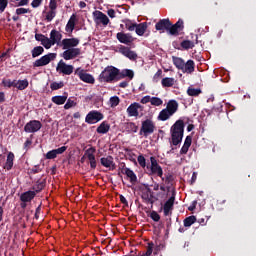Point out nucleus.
Listing matches in <instances>:
<instances>
[{"label": "nucleus", "instance_id": "nucleus-1", "mask_svg": "<svg viewBox=\"0 0 256 256\" xmlns=\"http://www.w3.org/2000/svg\"><path fill=\"white\" fill-rule=\"evenodd\" d=\"M171 141L175 147L180 145L185 135V122L182 119L177 120L170 128Z\"/></svg>", "mask_w": 256, "mask_h": 256}, {"label": "nucleus", "instance_id": "nucleus-2", "mask_svg": "<svg viewBox=\"0 0 256 256\" xmlns=\"http://www.w3.org/2000/svg\"><path fill=\"white\" fill-rule=\"evenodd\" d=\"M119 75V68L115 66H107L98 76L100 83H117Z\"/></svg>", "mask_w": 256, "mask_h": 256}, {"label": "nucleus", "instance_id": "nucleus-3", "mask_svg": "<svg viewBox=\"0 0 256 256\" xmlns=\"http://www.w3.org/2000/svg\"><path fill=\"white\" fill-rule=\"evenodd\" d=\"M148 175H157V177H163V168L159 165L157 158L154 156L150 157V165L146 166Z\"/></svg>", "mask_w": 256, "mask_h": 256}, {"label": "nucleus", "instance_id": "nucleus-4", "mask_svg": "<svg viewBox=\"0 0 256 256\" xmlns=\"http://www.w3.org/2000/svg\"><path fill=\"white\" fill-rule=\"evenodd\" d=\"M153 133H155V123L153 120L146 119L142 121L139 135H143V137H149V135H153Z\"/></svg>", "mask_w": 256, "mask_h": 256}, {"label": "nucleus", "instance_id": "nucleus-5", "mask_svg": "<svg viewBox=\"0 0 256 256\" xmlns=\"http://www.w3.org/2000/svg\"><path fill=\"white\" fill-rule=\"evenodd\" d=\"M57 59V53H48L36 61L33 62L34 69L36 67H45L51 63V61H55Z\"/></svg>", "mask_w": 256, "mask_h": 256}, {"label": "nucleus", "instance_id": "nucleus-6", "mask_svg": "<svg viewBox=\"0 0 256 256\" xmlns=\"http://www.w3.org/2000/svg\"><path fill=\"white\" fill-rule=\"evenodd\" d=\"M104 117L105 116L103 115V113L97 110H92L86 115L85 123H88V125H95V123H99V121H103Z\"/></svg>", "mask_w": 256, "mask_h": 256}, {"label": "nucleus", "instance_id": "nucleus-7", "mask_svg": "<svg viewBox=\"0 0 256 256\" xmlns=\"http://www.w3.org/2000/svg\"><path fill=\"white\" fill-rule=\"evenodd\" d=\"M93 19L94 22L96 23V25H104V27H107V25H109V17H107L105 15V13L99 11V10H95L93 13Z\"/></svg>", "mask_w": 256, "mask_h": 256}, {"label": "nucleus", "instance_id": "nucleus-8", "mask_svg": "<svg viewBox=\"0 0 256 256\" xmlns=\"http://www.w3.org/2000/svg\"><path fill=\"white\" fill-rule=\"evenodd\" d=\"M75 67L65 63L63 60H60L57 64L56 71L57 73H62V75H72Z\"/></svg>", "mask_w": 256, "mask_h": 256}, {"label": "nucleus", "instance_id": "nucleus-9", "mask_svg": "<svg viewBox=\"0 0 256 256\" xmlns=\"http://www.w3.org/2000/svg\"><path fill=\"white\" fill-rule=\"evenodd\" d=\"M43 124L39 120H31L24 126L25 133H37V131L41 130Z\"/></svg>", "mask_w": 256, "mask_h": 256}, {"label": "nucleus", "instance_id": "nucleus-10", "mask_svg": "<svg viewBox=\"0 0 256 256\" xmlns=\"http://www.w3.org/2000/svg\"><path fill=\"white\" fill-rule=\"evenodd\" d=\"M75 75H78L80 81H83L84 83H89L90 85L95 83L93 75L85 72V70H81V68L75 70Z\"/></svg>", "mask_w": 256, "mask_h": 256}, {"label": "nucleus", "instance_id": "nucleus-11", "mask_svg": "<svg viewBox=\"0 0 256 256\" xmlns=\"http://www.w3.org/2000/svg\"><path fill=\"white\" fill-rule=\"evenodd\" d=\"M81 55V48H68L62 54L61 57L65 59V61H71V59H75Z\"/></svg>", "mask_w": 256, "mask_h": 256}, {"label": "nucleus", "instance_id": "nucleus-12", "mask_svg": "<svg viewBox=\"0 0 256 256\" xmlns=\"http://www.w3.org/2000/svg\"><path fill=\"white\" fill-rule=\"evenodd\" d=\"M97 150L95 147H90L85 151V157H87L89 164H90V169L95 170L97 169V159L95 158V152Z\"/></svg>", "mask_w": 256, "mask_h": 256}, {"label": "nucleus", "instance_id": "nucleus-13", "mask_svg": "<svg viewBox=\"0 0 256 256\" xmlns=\"http://www.w3.org/2000/svg\"><path fill=\"white\" fill-rule=\"evenodd\" d=\"M143 109H145V107L137 102H134L128 106L126 112L128 117H139V111H143Z\"/></svg>", "mask_w": 256, "mask_h": 256}, {"label": "nucleus", "instance_id": "nucleus-14", "mask_svg": "<svg viewBox=\"0 0 256 256\" xmlns=\"http://www.w3.org/2000/svg\"><path fill=\"white\" fill-rule=\"evenodd\" d=\"M116 39H118L119 43H123V45H131V43L135 41V38H133V35H131V33L124 32H118L116 34Z\"/></svg>", "mask_w": 256, "mask_h": 256}, {"label": "nucleus", "instance_id": "nucleus-15", "mask_svg": "<svg viewBox=\"0 0 256 256\" xmlns=\"http://www.w3.org/2000/svg\"><path fill=\"white\" fill-rule=\"evenodd\" d=\"M170 27L171 20H169V18L161 19L155 24L156 31H160V33H165V31L169 32Z\"/></svg>", "mask_w": 256, "mask_h": 256}, {"label": "nucleus", "instance_id": "nucleus-16", "mask_svg": "<svg viewBox=\"0 0 256 256\" xmlns=\"http://www.w3.org/2000/svg\"><path fill=\"white\" fill-rule=\"evenodd\" d=\"M119 53H121V55H124V57H127V59H130V61H137L136 52L132 51L131 48L127 46L121 45L119 48Z\"/></svg>", "mask_w": 256, "mask_h": 256}, {"label": "nucleus", "instance_id": "nucleus-17", "mask_svg": "<svg viewBox=\"0 0 256 256\" xmlns=\"http://www.w3.org/2000/svg\"><path fill=\"white\" fill-rule=\"evenodd\" d=\"M100 163L102 167H106L107 169H110V171H115V169H117L113 156L102 157Z\"/></svg>", "mask_w": 256, "mask_h": 256}, {"label": "nucleus", "instance_id": "nucleus-18", "mask_svg": "<svg viewBox=\"0 0 256 256\" xmlns=\"http://www.w3.org/2000/svg\"><path fill=\"white\" fill-rule=\"evenodd\" d=\"M183 20L179 19L175 24L170 22V27L168 29V33L170 35H179V31H183L184 29Z\"/></svg>", "mask_w": 256, "mask_h": 256}, {"label": "nucleus", "instance_id": "nucleus-19", "mask_svg": "<svg viewBox=\"0 0 256 256\" xmlns=\"http://www.w3.org/2000/svg\"><path fill=\"white\" fill-rule=\"evenodd\" d=\"M174 205H175V194H172V196L164 203L163 212L165 217H169V215H171Z\"/></svg>", "mask_w": 256, "mask_h": 256}, {"label": "nucleus", "instance_id": "nucleus-20", "mask_svg": "<svg viewBox=\"0 0 256 256\" xmlns=\"http://www.w3.org/2000/svg\"><path fill=\"white\" fill-rule=\"evenodd\" d=\"M79 43L78 38H65L62 40V47L63 49H75Z\"/></svg>", "mask_w": 256, "mask_h": 256}, {"label": "nucleus", "instance_id": "nucleus-21", "mask_svg": "<svg viewBox=\"0 0 256 256\" xmlns=\"http://www.w3.org/2000/svg\"><path fill=\"white\" fill-rule=\"evenodd\" d=\"M126 77L132 81L133 77H135V72L131 69H118V81H121V79H125Z\"/></svg>", "mask_w": 256, "mask_h": 256}, {"label": "nucleus", "instance_id": "nucleus-22", "mask_svg": "<svg viewBox=\"0 0 256 256\" xmlns=\"http://www.w3.org/2000/svg\"><path fill=\"white\" fill-rule=\"evenodd\" d=\"M36 196L37 194L35 193V191L29 190V191L23 192L20 195V201L22 203H31V201L34 200Z\"/></svg>", "mask_w": 256, "mask_h": 256}, {"label": "nucleus", "instance_id": "nucleus-23", "mask_svg": "<svg viewBox=\"0 0 256 256\" xmlns=\"http://www.w3.org/2000/svg\"><path fill=\"white\" fill-rule=\"evenodd\" d=\"M121 173H123V175L129 177L130 183H137V175L135 174V172H133V170L125 167V164H123Z\"/></svg>", "mask_w": 256, "mask_h": 256}, {"label": "nucleus", "instance_id": "nucleus-24", "mask_svg": "<svg viewBox=\"0 0 256 256\" xmlns=\"http://www.w3.org/2000/svg\"><path fill=\"white\" fill-rule=\"evenodd\" d=\"M15 161V154L13 152H9L7 154L6 162L4 163L3 169L6 171H11L13 169V162Z\"/></svg>", "mask_w": 256, "mask_h": 256}, {"label": "nucleus", "instance_id": "nucleus-25", "mask_svg": "<svg viewBox=\"0 0 256 256\" xmlns=\"http://www.w3.org/2000/svg\"><path fill=\"white\" fill-rule=\"evenodd\" d=\"M166 111L171 113L172 115H175L176 111L179 110V103L176 102V100H170L167 103L166 108H164Z\"/></svg>", "mask_w": 256, "mask_h": 256}, {"label": "nucleus", "instance_id": "nucleus-26", "mask_svg": "<svg viewBox=\"0 0 256 256\" xmlns=\"http://www.w3.org/2000/svg\"><path fill=\"white\" fill-rule=\"evenodd\" d=\"M61 39H63V35L59 31L55 29L51 30L50 41H52L54 45H56V43L59 45V41H61Z\"/></svg>", "mask_w": 256, "mask_h": 256}, {"label": "nucleus", "instance_id": "nucleus-27", "mask_svg": "<svg viewBox=\"0 0 256 256\" xmlns=\"http://www.w3.org/2000/svg\"><path fill=\"white\" fill-rule=\"evenodd\" d=\"M195 71V62L193 60H188L186 63L184 62V66L182 69L183 73H188L191 75Z\"/></svg>", "mask_w": 256, "mask_h": 256}, {"label": "nucleus", "instance_id": "nucleus-28", "mask_svg": "<svg viewBox=\"0 0 256 256\" xmlns=\"http://www.w3.org/2000/svg\"><path fill=\"white\" fill-rule=\"evenodd\" d=\"M77 21V16L75 14H73L70 19L68 20L66 27H65V31L67 33H72V31L75 30V22Z\"/></svg>", "mask_w": 256, "mask_h": 256}, {"label": "nucleus", "instance_id": "nucleus-29", "mask_svg": "<svg viewBox=\"0 0 256 256\" xmlns=\"http://www.w3.org/2000/svg\"><path fill=\"white\" fill-rule=\"evenodd\" d=\"M111 129V125L107 123V121H103L96 129L97 133L100 135H105L106 133H109V130Z\"/></svg>", "mask_w": 256, "mask_h": 256}, {"label": "nucleus", "instance_id": "nucleus-30", "mask_svg": "<svg viewBox=\"0 0 256 256\" xmlns=\"http://www.w3.org/2000/svg\"><path fill=\"white\" fill-rule=\"evenodd\" d=\"M134 31L137 35H139V37H143V35H145V32L147 31V22L136 24Z\"/></svg>", "mask_w": 256, "mask_h": 256}, {"label": "nucleus", "instance_id": "nucleus-31", "mask_svg": "<svg viewBox=\"0 0 256 256\" xmlns=\"http://www.w3.org/2000/svg\"><path fill=\"white\" fill-rule=\"evenodd\" d=\"M171 117H173V114L164 108L159 112L157 119L158 121H169Z\"/></svg>", "mask_w": 256, "mask_h": 256}, {"label": "nucleus", "instance_id": "nucleus-32", "mask_svg": "<svg viewBox=\"0 0 256 256\" xmlns=\"http://www.w3.org/2000/svg\"><path fill=\"white\" fill-rule=\"evenodd\" d=\"M51 101L52 103H55V105H65L67 102V93H64L62 96H54Z\"/></svg>", "mask_w": 256, "mask_h": 256}, {"label": "nucleus", "instance_id": "nucleus-33", "mask_svg": "<svg viewBox=\"0 0 256 256\" xmlns=\"http://www.w3.org/2000/svg\"><path fill=\"white\" fill-rule=\"evenodd\" d=\"M151 188L146 187V190L142 192L141 198L143 199L144 203H150V205H153L155 201H151Z\"/></svg>", "mask_w": 256, "mask_h": 256}, {"label": "nucleus", "instance_id": "nucleus-34", "mask_svg": "<svg viewBox=\"0 0 256 256\" xmlns=\"http://www.w3.org/2000/svg\"><path fill=\"white\" fill-rule=\"evenodd\" d=\"M46 183H47L46 179H44L42 181L38 180L36 182V184L32 187V189H33L32 191H34L36 194L41 193V191H43V189H45Z\"/></svg>", "mask_w": 256, "mask_h": 256}, {"label": "nucleus", "instance_id": "nucleus-35", "mask_svg": "<svg viewBox=\"0 0 256 256\" xmlns=\"http://www.w3.org/2000/svg\"><path fill=\"white\" fill-rule=\"evenodd\" d=\"M172 61H173V64L175 65L176 69L183 71V67L185 65V60H183V58L173 56Z\"/></svg>", "mask_w": 256, "mask_h": 256}, {"label": "nucleus", "instance_id": "nucleus-36", "mask_svg": "<svg viewBox=\"0 0 256 256\" xmlns=\"http://www.w3.org/2000/svg\"><path fill=\"white\" fill-rule=\"evenodd\" d=\"M45 53V48L42 46H36L31 50V55L33 59H36V57H41Z\"/></svg>", "mask_w": 256, "mask_h": 256}, {"label": "nucleus", "instance_id": "nucleus-37", "mask_svg": "<svg viewBox=\"0 0 256 256\" xmlns=\"http://www.w3.org/2000/svg\"><path fill=\"white\" fill-rule=\"evenodd\" d=\"M16 83H17L16 89H18L19 91H25V89L29 87V80L27 79L18 80L16 81Z\"/></svg>", "mask_w": 256, "mask_h": 256}, {"label": "nucleus", "instance_id": "nucleus-38", "mask_svg": "<svg viewBox=\"0 0 256 256\" xmlns=\"http://www.w3.org/2000/svg\"><path fill=\"white\" fill-rule=\"evenodd\" d=\"M162 87H173L175 85V78L165 77L161 81Z\"/></svg>", "mask_w": 256, "mask_h": 256}, {"label": "nucleus", "instance_id": "nucleus-39", "mask_svg": "<svg viewBox=\"0 0 256 256\" xmlns=\"http://www.w3.org/2000/svg\"><path fill=\"white\" fill-rule=\"evenodd\" d=\"M125 129L128 133H137L139 126H136L134 122H128L125 125Z\"/></svg>", "mask_w": 256, "mask_h": 256}, {"label": "nucleus", "instance_id": "nucleus-40", "mask_svg": "<svg viewBox=\"0 0 256 256\" xmlns=\"http://www.w3.org/2000/svg\"><path fill=\"white\" fill-rule=\"evenodd\" d=\"M180 46L182 47V49L189 51V49H193V47H195V43L191 40H183Z\"/></svg>", "mask_w": 256, "mask_h": 256}, {"label": "nucleus", "instance_id": "nucleus-41", "mask_svg": "<svg viewBox=\"0 0 256 256\" xmlns=\"http://www.w3.org/2000/svg\"><path fill=\"white\" fill-rule=\"evenodd\" d=\"M65 87V83L63 81L60 82H52L50 84V89L52 91H58V89H63Z\"/></svg>", "mask_w": 256, "mask_h": 256}, {"label": "nucleus", "instance_id": "nucleus-42", "mask_svg": "<svg viewBox=\"0 0 256 256\" xmlns=\"http://www.w3.org/2000/svg\"><path fill=\"white\" fill-rule=\"evenodd\" d=\"M196 222H197V217H195L193 215L189 216L184 219V227H191V225H193Z\"/></svg>", "mask_w": 256, "mask_h": 256}, {"label": "nucleus", "instance_id": "nucleus-43", "mask_svg": "<svg viewBox=\"0 0 256 256\" xmlns=\"http://www.w3.org/2000/svg\"><path fill=\"white\" fill-rule=\"evenodd\" d=\"M187 94L190 97H199V95H201V89L200 88H188Z\"/></svg>", "mask_w": 256, "mask_h": 256}, {"label": "nucleus", "instance_id": "nucleus-44", "mask_svg": "<svg viewBox=\"0 0 256 256\" xmlns=\"http://www.w3.org/2000/svg\"><path fill=\"white\" fill-rule=\"evenodd\" d=\"M54 17H57V11L49 10L48 12H46L45 21H47V23H51Z\"/></svg>", "mask_w": 256, "mask_h": 256}, {"label": "nucleus", "instance_id": "nucleus-45", "mask_svg": "<svg viewBox=\"0 0 256 256\" xmlns=\"http://www.w3.org/2000/svg\"><path fill=\"white\" fill-rule=\"evenodd\" d=\"M2 84L4 85V87H8L9 89H11V87H17V80H3Z\"/></svg>", "mask_w": 256, "mask_h": 256}, {"label": "nucleus", "instance_id": "nucleus-46", "mask_svg": "<svg viewBox=\"0 0 256 256\" xmlns=\"http://www.w3.org/2000/svg\"><path fill=\"white\" fill-rule=\"evenodd\" d=\"M150 103L154 107H161V105H163V100L159 97H151Z\"/></svg>", "mask_w": 256, "mask_h": 256}, {"label": "nucleus", "instance_id": "nucleus-47", "mask_svg": "<svg viewBox=\"0 0 256 256\" xmlns=\"http://www.w3.org/2000/svg\"><path fill=\"white\" fill-rule=\"evenodd\" d=\"M160 179L164 182V183H175V177H173L172 174H165V176L162 175V177H160Z\"/></svg>", "mask_w": 256, "mask_h": 256}, {"label": "nucleus", "instance_id": "nucleus-48", "mask_svg": "<svg viewBox=\"0 0 256 256\" xmlns=\"http://www.w3.org/2000/svg\"><path fill=\"white\" fill-rule=\"evenodd\" d=\"M41 45H43L45 49H51L55 44H53L52 40L46 36V38L42 40Z\"/></svg>", "mask_w": 256, "mask_h": 256}, {"label": "nucleus", "instance_id": "nucleus-49", "mask_svg": "<svg viewBox=\"0 0 256 256\" xmlns=\"http://www.w3.org/2000/svg\"><path fill=\"white\" fill-rule=\"evenodd\" d=\"M125 27L128 31H135V27H137V23H133L131 20H125Z\"/></svg>", "mask_w": 256, "mask_h": 256}, {"label": "nucleus", "instance_id": "nucleus-50", "mask_svg": "<svg viewBox=\"0 0 256 256\" xmlns=\"http://www.w3.org/2000/svg\"><path fill=\"white\" fill-rule=\"evenodd\" d=\"M137 161L142 169H147V160L142 154L138 156Z\"/></svg>", "mask_w": 256, "mask_h": 256}, {"label": "nucleus", "instance_id": "nucleus-51", "mask_svg": "<svg viewBox=\"0 0 256 256\" xmlns=\"http://www.w3.org/2000/svg\"><path fill=\"white\" fill-rule=\"evenodd\" d=\"M121 103V100L119 99L118 96H112L110 98V107H117Z\"/></svg>", "mask_w": 256, "mask_h": 256}, {"label": "nucleus", "instance_id": "nucleus-52", "mask_svg": "<svg viewBox=\"0 0 256 256\" xmlns=\"http://www.w3.org/2000/svg\"><path fill=\"white\" fill-rule=\"evenodd\" d=\"M150 218L152 221H155L156 223H159V221H161V216L159 215V213H157V211H152L150 214Z\"/></svg>", "mask_w": 256, "mask_h": 256}, {"label": "nucleus", "instance_id": "nucleus-53", "mask_svg": "<svg viewBox=\"0 0 256 256\" xmlns=\"http://www.w3.org/2000/svg\"><path fill=\"white\" fill-rule=\"evenodd\" d=\"M77 105V102H75V100H72L71 98H69L66 102V104L64 105V109H71V107H75Z\"/></svg>", "mask_w": 256, "mask_h": 256}, {"label": "nucleus", "instance_id": "nucleus-54", "mask_svg": "<svg viewBox=\"0 0 256 256\" xmlns=\"http://www.w3.org/2000/svg\"><path fill=\"white\" fill-rule=\"evenodd\" d=\"M7 5H9V0H0V13H3L7 9Z\"/></svg>", "mask_w": 256, "mask_h": 256}, {"label": "nucleus", "instance_id": "nucleus-55", "mask_svg": "<svg viewBox=\"0 0 256 256\" xmlns=\"http://www.w3.org/2000/svg\"><path fill=\"white\" fill-rule=\"evenodd\" d=\"M46 159H57V154L55 152V150H50L46 153L45 155Z\"/></svg>", "mask_w": 256, "mask_h": 256}, {"label": "nucleus", "instance_id": "nucleus-56", "mask_svg": "<svg viewBox=\"0 0 256 256\" xmlns=\"http://www.w3.org/2000/svg\"><path fill=\"white\" fill-rule=\"evenodd\" d=\"M49 9L50 11H57V0H50Z\"/></svg>", "mask_w": 256, "mask_h": 256}, {"label": "nucleus", "instance_id": "nucleus-57", "mask_svg": "<svg viewBox=\"0 0 256 256\" xmlns=\"http://www.w3.org/2000/svg\"><path fill=\"white\" fill-rule=\"evenodd\" d=\"M65 151H67V146H62L58 149H54V152L56 153V156L63 155V153H65Z\"/></svg>", "mask_w": 256, "mask_h": 256}, {"label": "nucleus", "instance_id": "nucleus-58", "mask_svg": "<svg viewBox=\"0 0 256 256\" xmlns=\"http://www.w3.org/2000/svg\"><path fill=\"white\" fill-rule=\"evenodd\" d=\"M193 143V137L191 135L187 136L184 141V145L186 147H191V144Z\"/></svg>", "mask_w": 256, "mask_h": 256}, {"label": "nucleus", "instance_id": "nucleus-59", "mask_svg": "<svg viewBox=\"0 0 256 256\" xmlns=\"http://www.w3.org/2000/svg\"><path fill=\"white\" fill-rule=\"evenodd\" d=\"M25 13H29V9L27 8L16 9V15H25Z\"/></svg>", "mask_w": 256, "mask_h": 256}, {"label": "nucleus", "instance_id": "nucleus-60", "mask_svg": "<svg viewBox=\"0 0 256 256\" xmlns=\"http://www.w3.org/2000/svg\"><path fill=\"white\" fill-rule=\"evenodd\" d=\"M140 103H142L143 105H147V103H151V96L147 95L144 96L141 100Z\"/></svg>", "mask_w": 256, "mask_h": 256}, {"label": "nucleus", "instance_id": "nucleus-61", "mask_svg": "<svg viewBox=\"0 0 256 256\" xmlns=\"http://www.w3.org/2000/svg\"><path fill=\"white\" fill-rule=\"evenodd\" d=\"M41 3H43V0H33L31 3V7H33V9H37V7L41 5Z\"/></svg>", "mask_w": 256, "mask_h": 256}, {"label": "nucleus", "instance_id": "nucleus-62", "mask_svg": "<svg viewBox=\"0 0 256 256\" xmlns=\"http://www.w3.org/2000/svg\"><path fill=\"white\" fill-rule=\"evenodd\" d=\"M163 75V70L159 69L155 74H154V81H159L161 79V76Z\"/></svg>", "mask_w": 256, "mask_h": 256}, {"label": "nucleus", "instance_id": "nucleus-63", "mask_svg": "<svg viewBox=\"0 0 256 256\" xmlns=\"http://www.w3.org/2000/svg\"><path fill=\"white\" fill-rule=\"evenodd\" d=\"M189 147L190 146H185V144H183V146L180 150V155H187V153L189 152Z\"/></svg>", "mask_w": 256, "mask_h": 256}, {"label": "nucleus", "instance_id": "nucleus-64", "mask_svg": "<svg viewBox=\"0 0 256 256\" xmlns=\"http://www.w3.org/2000/svg\"><path fill=\"white\" fill-rule=\"evenodd\" d=\"M47 36L43 35V34H35V39L36 41H40L41 43L43 42V40L46 38Z\"/></svg>", "mask_w": 256, "mask_h": 256}]
</instances>
